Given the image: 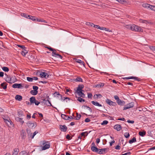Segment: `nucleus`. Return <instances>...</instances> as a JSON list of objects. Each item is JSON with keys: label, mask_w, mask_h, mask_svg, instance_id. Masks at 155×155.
<instances>
[{"label": "nucleus", "mask_w": 155, "mask_h": 155, "mask_svg": "<svg viewBox=\"0 0 155 155\" xmlns=\"http://www.w3.org/2000/svg\"><path fill=\"white\" fill-rule=\"evenodd\" d=\"M5 75L6 76L5 78V80L8 82L12 84L14 83L16 81V79L15 77H10L6 74Z\"/></svg>", "instance_id": "1"}, {"label": "nucleus", "mask_w": 155, "mask_h": 155, "mask_svg": "<svg viewBox=\"0 0 155 155\" xmlns=\"http://www.w3.org/2000/svg\"><path fill=\"white\" fill-rule=\"evenodd\" d=\"M4 121L5 123L9 127H14V124L12 121L10 120L9 118L7 119L3 118Z\"/></svg>", "instance_id": "2"}, {"label": "nucleus", "mask_w": 155, "mask_h": 155, "mask_svg": "<svg viewBox=\"0 0 155 155\" xmlns=\"http://www.w3.org/2000/svg\"><path fill=\"white\" fill-rule=\"evenodd\" d=\"M42 145H44L42 147V150H45L49 148L50 146V143H49L48 141H46L45 140H43L42 141Z\"/></svg>", "instance_id": "3"}, {"label": "nucleus", "mask_w": 155, "mask_h": 155, "mask_svg": "<svg viewBox=\"0 0 155 155\" xmlns=\"http://www.w3.org/2000/svg\"><path fill=\"white\" fill-rule=\"evenodd\" d=\"M83 88H77V89L75 92L77 93L80 97H85V94L82 92H84V91L82 90Z\"/></svg>", "instance_id": "4"}, {"label": "nucleus", "mask_w": 155, "mask_h": 155, "mask_svg": "<svg viewBox=\"0 0 155 155\" xmlns=\"http://www.w3.org/2000/svg\"><path fill=\"white\" fill-rule=\"evenodd\" d=\"M26 124L29 128L32 129L35 128L37 126V123L35 122L31 123L30 121H28Z\"/></svg>", "instance_id": "5"}, {"label": "nucleus", "mask_w": 155, "mask_h": 155, "mask_svg": "<svg viewBox=\"0 0 155 155\" xmlns=\"http://www.w3.org/2000/svg\"><path fill=\"white\" fill-rule=\"evenodd\" d=\"M132 31L136 32L141 31L142 29L140 27L134 24L133 25Z\"/></svg>", "instance_id": "6"}, {"label": "nucleus", "mask_w": 155, "mask_h": 155, "mask_svg": "<svg viewBox=\"0 0 155 155\" xmlns=\"http://www.w3.org/2000/svg\"><path fill=\"white\" fill-rule=\"evenodd\" d=\"M134 102H131L128 104L125 105L124 107L123 110H125L127 109L133 108L134 106Z\"/></svg>", "instance_id": "7"}, {"label": "nucleus", "mask_w": 155, "mask_h": 155, "mask_svg": "<svg viewBox=\"0 0 155 155\" xmlns=\"http://www.w3.org/2000/svg\"><path fill=\"white\" fill-rule=\"evenodd\" d=\"M52 51V56H54L55 57H57V58L58 57L61 59H62V56H61V55H60L59 54L56 53L55 52L56 50L55 49H53V51Z\"/></svg>", "instance_id": "8"}, {"label": "nucleus", "mask_w": 155, "mask_h": 155, "mask_svg": "<svg viewBox=\"0 0 155 155\" xmlns=\"http://www.w3.org/2000/svg\"><path fill=\"white\" fill-rule=\"evenodd\" d=\"M43 100L41 102L44 103L46 105L48 106H52L51 102L48 100H46L45 99H42Z\"/></svg>", "instance_id": "9"}, {"label": "nucleus", "mask_w": 155, "mask_h": 155, "mask_svg": "<svg viewBox=\"0 0 155 155\" xmlns=\"http://www.w3.org/2000/svg\"><path fill=\"white\" fill-rule=\"evenodd\" d=\"M33 90L30 91V93L33 95H35L37 94L38 91H37L38 88H33Z\"/></svg>", "instance_id": "10"}, {"label": "nucleus", "mask_w": 155, "mask_h": 155, "mask_svg": "<svg viewBox=\"0 0 155 155\" xmlns=\"http://www.w3.org/2000/svg\"><path fill=\"white\" fill-rule=\"evenodd\" d=\"M105 102L109 105H112V106H114L116 104V103L115 102H113L111 101L110 100L107 99L106 101Z\"/></svg>", "instance_id": "11"}, {"label": "nucleus", "mask_w": 155, "mask_h": 155, "mask_svg": "<svg viewBox=\"0 0 155 155\" xmlns=\"http://www.w3.org/2000/svg\"><path fill=\"white\" fill-rule=\"evenodd\" d=\"M39 75L42 78H47L49 76V75L47 73L45 72H41L40 73Z\"/></svg>", "instance_id": "12"}, {"label": "nucleus", "mask_w": 155, "mask_h": 155, "mask_svg": "<svg viewBox=\"0 0 155 155\" xmlns=\"http://www.w3.org/2000/svg\"><path fill=\"white\" fill-rule=\"evenodd\" d=\"M60 129L61 131L66 132L67 130V127L65 125H60Z\"/></svg>", "instance_id": "13"}, {"label": "nucleus", "mask_w": 155, "mask_h": 155, "mask_svg": "<svg viewBox=\"0 0 155 155\" xmlns=\"http://www.w3.org/2000/svg\"><path fill=\"white\" fill-rule=\"evenodd\" d=\"M114 129H116L117 131H119L122 129V127L120 125L117 124L114 125Z\"/></svg>", "instance_id": "14"}, {"label": "nucleus", "mask_w": 155, "mask_h": 155, "mask_svg": "<svg viewBox=\"0 0 155 155\" xmlns=\"http://www.w3.org/2000/svg\"><path fill=\"white\" fill-rule=\"evenodd\" d=\"M15 120L19 122L21 125H23L24 123V121L23 120V118L17 117L15 118Z\"/></svg>", "instance_id": "15"}, {"label": "nucleus", "mask_w": 155, "mask_h": 155, "mask_svg": "<svg viewBox=\"0 0 155 155\" xmlns=\"http://www.w3.org/2000/svg\"><path fill=\"white\" fill-rule=\"evenodd\" d=\"M21 137L22 139H24L26 137V133L24 130H22L21 132Z\"/></svg>", "instance_id": "16"}, {"label": "nucleus", "mask_w": 155, "mask_h": 155, "mask_svg": "<svg viewBox=\"0 0 155 155\" xmlns=\"http://www.w3.org/2000/svg\"><path fill=\"white\" fill-rule=\"evenodd\" d=\"M91 149L93 152L98 153L99 149L96 146H92L91 147Z\"/></svg>", "instance_id": "17"}, {"label": "nucleus", "mask_w": 155, "mask_h": 155, "mask_svg": "<svg viewBox=\"0 0 155 155\" xmlns=\"http://www.w3.org/2000/svg\"><path fill=\"white\" fill-rule=\"evenodd\" d=\"M117 103L119 105H124L125 104V102L123 101H121L120 99L117 100Z\"/></svg>", "instance_id": "18"}, {"label": "nucleus", "mask_w": 155, "mask_h": 155, "mask_svg": "<svg viewBox=\"0 0 155 155\" xmlns=\"http://www.w3.org/2000/svg\"><path fill=\"white\" fill-rule=\"evenodd\" d=\"M125 78L127 79H134V80L139 81H140V79L138 78L137 77H127Z\"/></svg>", "instance_id": "19"}, {"label": "nucleus", "mask_w": 155, "mask_h": 155, "mask_svg": "<svg viewBox=\"0 0 155 155\" xmlns=\"http://www.w3.org/2000/svg\"><path fill=\"white\" fill-rule=\"evenodd\" d=\"M27 53L28 51L25 48L22 49L21 52V54L23 56H25Z\"/></svg>", "instance_id": "20"}, {"label": "nucleus", "mask_w": 155, "mask_h": 155, "mask_svg": "<svg viewBox=\"0 0 155 155\" xmlns=\"http://www.w3.org/2000/svg\"><path fill=\"white\" fill-rule=\"evenodd\" d=\"M74 81L77 82H82L83 81L82 79L79 77H77L75 79H74Z\"/></svg>", "instance_id": "21"}, {"label": "nucleus", "mask_w": 155, "mask_h": 155, "mask_svg": "<svg viewBox=\"0 0 155 155\" xmlns=\"http://www.w3.org/2000/svg\"><path fill=\"white\" fill-rule=\"evenodd\" d=\"M18 151L19 149L18 148H15L13 151L12 155H17Z\"/></svg>", "instance_id": "22"}, {"label": "nucleus", "mask_w": 155, "mask_h": 155, "mask_svg": "<svg viewBox=\"0 0 155 155\" xmlns=\"http://www.w3.org/2000/svg\"><path fill=\"white\" fill-rule=\"evenodd\" d=\"M91 102L93 105H94L97 106H99V107H102V105L101 104H100L99 103H98L97 102H96V101H92Z\"/></svg>", "instance_id": "23"}, {"label": "nucleus", "mask_w": 155, "mask_h": 155, "mask_svg": "<svg viewBox=\"0 0 155 155\" xmlns=\"http://www.w3.org/2000/svg\"><path fill=\"white\" fill-rule=\"evenodd\" d=\"M28 19H30L34 21H38V19L36 18V17L35 16H32L30 15Z\"/></svg>", "instance_id": "24"}, {"label": "nucleus", "mask_w": 155, "mask_h": 155, "mask_svg": "<svg viewBox=\"0 0 155 155\" xmlns=\"http://www.w3.org/2000/svg\"><path fill=\"white\" fill-rule=\"evenodd\" d=\"M133 25H125L124 27L128 29L132 30Z\"/></svg>", "instance_id": "25"}, {"label": "nucleus", "mask_w": 155, "mask_h": 155, "mask_svg": "<svg viewBox=\"0 0 155 155\" xmlns=\"http://www.w3.org/2000/svg\"><path fill=\"white\" fill-rule=\"evenodd\" d=\"M36 99L35 97H32L30 98V101L31 104H34L35 102Z\"/></svg>", "instance_id": "26"}, {"label": "nucleus", "mask_w": 155, "mask_h": 155, "mask_svg": "<svg viewBox=\"0 0 155 155\" xmlns=\"http://www.w3.org/2000/svg\"><path fill=\"white\" fill-rule=\"evenodd\" d=\"M15 99L17 100L20 101L22 99V97L21 95H17L15 97Z\"/></svg>", "instance_id": "27"}, {"label": "nucleus", "mask_w": 155, "mask_h": 155, "mask_svg": "<svg viewBox=\"0 0 155 155\" xmlns=\"http://www.w3.org/2000/svg\"><path fill=\"white\" fill-rule=\"evenodd\" d=\"M53 95H54V96H60V99H61V100H62V96L60 94L59 92L56 91L54 94Z\"/></svg>", "instance_id": "28"}, {"label": "nucleus", "mask_w": 155, "mask_h": 155, "mask_svg": "<svg viewBox=\"0 0 155 155\" xmlns=\"http://www.w3.org/2000/svg\"><path fill=\"white\" fill-rule=\"evenodd\" d=\"M139 21L140 23H145L146 24L149 23V22H148L147 20H143L141 19H139Z\"/></svg>", "instance_id": "29"}, {"label": "nucleus", "mask_w": 155, "mask_h": 155, "mask_svg": "<svg viewBox=\"0 0 155 155\" xmlns=\"http://www.w3.org/2000/svg\"><path fill=\"white\" fill-rule=\"evenodd\" d=\"M136 142V139L135 137H133L131 140H130L129 141V143L131 144L133 143Z\"/></svg>", "instance_id": "30"}, {"label": "nucleus", "mask_w": 155, "mask_h": 155, "mask_svg": "<svg viewBox=\"0 0 155 155\" xmlns=\"http://www.w3.org/2000/svg\"><path fill=\"white\" fill-rule=\"evenodd\" d=\"M150 4L148 3H143L142 4V6L145 8H149Z\"/></svg>", "instance_id": "31"}, {"label": "nucleus", "mask_w": 155, "mask_h": 155, "mask_svg": "<svg viewBox=\"0 0 155 155\" xmlns=\"http://www.w3.org/2000/svg\"><path fill=\"white\" fill-rule=\"evenodd\" d=\"M22 87L21 84H14L12 86V87Z\"/></svg>", "instance_id": "32"}, {"label": "nucleus", "mask_w": 155, "mask_h": 155, "mask_svg": "<svg viewBox=\"0 0 155 155\" xmlns=\"http://www.w3.org/2000/svg\"><path fill=\"white\" fill-rule=\"evenodd\" d=\"M146 134V132L145 131H140L139 132V134L140 136L143 137Z\"/></svg>", "instance_id": "33"}, {"label": "nucleus", "mask_w": 155, "mask_h": 155, "mask_svg": "<svg viewBox=\"0 0 155 155\" xmlns=\"http://www.w3.org/2000/svg\"><path fill=\"white\" fill-rule=\"evenodd\" d=\"M90 132H89V133H88L87 131L82 132L81 133L80 135L81 137L85 136H86L88 135V133Z\"/></svg>", "instance_id": "34"}, {"label": "nucleus", "mask_w": 155, "mask_h": 155, "mask_svg": "<svg viewBox=\"0 0 155 155\" xmlns=\"http://www.w3.org/2000/svg\"><path fill=\"white\" fill-rule=\"evenodd\" d=\"M62 118L65 120H68V115L66 114H62L61 115Z\"/></svg>", "instance_id": "35"}, {"label": "nucleus", "mask_w": 155, "mask_h": 155, "mask_svg": "<svg viewBox=\"0 0 155 155\" xmlns=\"http://www.w3.org/2000/svg\"><path fill=\"white\" fill-rule=\"evenodd\" d=\"M101 150H102L103 152L104 153H106L109 150V148H104L101 149Z\"/></svg>", "instance_id": "36"}, {"label": "nucleus", "mask_w": 155, "mask_h": 155, "mask_svg": "<svg viewBox=\"0 0 155 155\" xmlns=\"http://www.w3.org/2000/svg\"><path fill=\"white\" fill-rule=\"evenodd\" d=\"M82 108L86 107L87 109H88V110L90 111V112H91V113H92V109L90 107H89L87 106V105H83L82 106Z\"/></svg>", "instance_id": "37"}, {"label": "nucleus", "mask_w": 155, "mask_h": 155, "mask_svg": "<svg viewBox=\"0 0 155 155\" xmlns=\"http://www.w3.org/2000/svg\"><path fill=\"white\" fill-rule=\"evenodd\" d=\"M104 86V84L103 83H100L99 84H97L96 85H95V86L94 87H103Z\"/></svg>", "instance_id": "38"}, {"label": "nucleus", "mask_w": 155, "mask_h": 155, "mask_svg": "<svg viewBox=\"0 0 155 155\" xmlns=\"http://www.w3.org/2000/svg\"><path fill=\"white\" fill-rule=\"evenodd\" d=\"M127 84L129 85H131L133 87H136L137 86H135V84L133 82H127Z\"/></svg>", "instance_id": "39"}, {"label": "nucleus", "mask_w": 155, "mask_h": 155, "mask_svg": "<svg viewBox=\"0 0 155 155\" xmlns=\"http://www.w3.org/2000/svg\"><path fill=\"white\" fill-rule=\"evenodd\" d=\"M38 133V132L37 131H35L33 134H32V133H31V139H33L34 136H35V135Z\"/></svg>", "instance_id": "40"}, {"label": "nucleus", "mask_w": 155, "mask_h": 155, "mask_svg": "<svg viewBox=\"0 0 155 155\" xmlns=\"http://www.w3.org/2000/svg\"><path fill=\"white\" fill-rule=\"evenodd\" d=\"M2 68L3 71L5 72H8L9 70V68L6 67H3Z\"/></svg>", "instance_id": "41"}, {"label": "nucleus", "mask_w": 155, "mask_h": 155, "mask_svg": "<svg viewBox=\"0 0 155 155\" xmlns=\"http://www.w3.org/2000/svg\"><path fill=\"white\" fill-rule=\"evenodd\" d=\"M76 61L77 62L81 64L84 65V62L80 59H76Z\"/></svg>", "instance_id": "42"}, {"label": "nucleus", "mask_w": 155, "mask_h": 155, "mask_svg": "<svg viewBox=\"0 0 155 155\" xmlns=\"http://www.w3.org/2000/svg\"><path fill=\"white\" fill-rule=\"evenodd\" d=\"M2 87H7L8 85V84L6 82H3L1 84Z\"/></svg>", "instance_id": "43"}, {"label": "nucleus", "mask_w": 155, "mask_h": 155, "mask_svg": "<svg viewBox=\"0 0 155 155\" xmlns=\"http://www.w3.org/2000/svg\"><path fill=\"white\" fill-rule=\"evenodd\" d=\"M21 152L22 153V155H29V152H28L25 150L22 151Z\"/></svg>", "instance_id": "44"}, {"label": "nucleus", "mask_w": 155, "mask_h": 155, "mask_svg": "<svg viewBox=\"0 0 155 155\" xmlns=\"http://www.w3.org/2000/svg\"><path fill=\"white\" fill-rule=\"evenodd\" d=\"M22 16L28 19L29 17H30V15H28L26 13H23L21 14Z\"/></svg>", "instance_id": "45"}, {"label": "nucleus", "mask_w": 155, "mask_h": 155, "mask_svg": "<svg viewBox=\"0 0 155 155\" xmlns=\"http://www.w3.org/2000/svg\"><path fill=\"white\" fill-rule=\"evenodd\" d=\"M77 100L78 101H79L81 102H84L85 101V100L84 99L81 98V97H78Z\"/></svg>", "instance_id": "46"}, {"label": "nucleus", "mask_w": 155, "mask_h": 155, "mask_svg": "<svg viewBox=\"0 0 155 155\" xmlns=\"http://www.w3.org/2000/svg\"><path fill=\"white\" fill-rule=\"evenodd\" d=\"M149 8L155 12V6L150 5Z\"/></svg>", "instance_id": "47"}, {"label": "nucleus", "mask_w": 155, "mask_h": 155, "mask_svg": "<svg viewBox=\"0 0 155 155\" xmlns=\"http://www.w3.org/2000/svg\"><path fill=\"white\" fill-rule=\"evenodd\" d=\"M76 115H77V116H76V120H79L80 119V118L81 117V115L80 114H78V113H76Z\"/></svg>", "instance_id": "48"}, {"label": "nucleus", "mask_w": 155, "mask_h": 155, "mask_svg": "<svg viewBox=\"0 0 155 155\" xmlns=\"http://www.w3.org/2000/svg\"><path fill=\"white\" fill-rule=\"evenodd\" d=\"M130 136V135L129 133H125L124 134V137L127 138H128Z\"/></svg>", "instance_id": "49"}, {"label": "nucleus", "mask_w": 155, "mask_h": 155, "mask_svg": "<svg viewBox=\"0 0 155 155\" xmlns=\"http://www.w3.org/2000/svg\"><path fill=\"white\" fill-rule=\"evenodd\" d=\"M108 123V121L105 120L103 121L102 123L101 124L102 125H105L107 124Z\"/></svg>", "instance_id": "50"}, {"label": "nucleus", "mask_w": 155, "mask_h": 155, "mask_svg": "<svg viewBox=\"0 0 155 155\" xmlns=\"http://www.w3.org/2000/svg\"><path fill=\"white\" fill-rule=\"evenodd\" d=\"M27 80L29 82H32V78L30 77H27Z\"/></svg>", "instance_id": "51"}, {"label": "nucleus", "mask_w": 155, "mask_h": 155, "mask_svg": "<svg viewBox=\"0 0 155 155\" xmlns=\"http://www.w3.org/2000/svg\"><path fill=\"white\" fill-rule=\"evenodd\" d=\"M22 112L21 111H19L18 112V116L19 117H21L22 116Z\"/></svg>", "instance_id": "52"}, {"label": "nucleus", "mask_w": 155, "mask_h": 155, "mask_svg": "<svg viewBox=\"0 0 155 155\" xmlns=\"http://www.w3.org/2000/svg\"><path fill=\"white\" fill-rule=\"evenodd\" d=\"M66 138L68 140H69L72 139V137H71L69 134H68L66 136Z\"/></svg>", "instance_id": "53"}, {"label": "nucleus", "mask_w": 155, "mask_h": 155, "mask_svg": "<svg viewBox=\"0 0 155 155\" xmlns=\"http://www.w3.org/2000/svg\"><path fill=\"white\" fill-rule=\"evenodd\" d=\"M17 46L21 48L22 49L26 48L24 45H17Z\"/></svg>", "instance_id": "54"}, {"label": "nucleus", "mask_w": 155, "mask_h": 155, "mask_svg": "<svg viewBox=\"0 0 155 155\" xmlns=\"http://www.w3.org/2000/svg\"><path fill=\"white\" fill-rule=\"evenodd\" d=\"M31 118V114H27L26 116V118L27 119L29 120Z\"/></svg>", "instance_id": "55"}, {"label": "nucleus", "mask_w": 155, "mask_h": 155, "mask_svg": "<svg viewBox=\"0 0 155 155\" xmlns=\"http://www.w3.org/2000/svg\"><path fill=\"white\" fill-rule=\"evenodd\" d=\"M100 73L101 74H102L103 73V74H106L107 75V76H109L110 75V74H109L108 73H107L106 72L100 71Z\"/></svg>", "instance_id": "56"}, {"label": "nucleus", "mask_w": 155, "mask_h": 155, "mask_svg": "<svg viewBox=\"0 0 155 155\" xmlns=\"http://www.w3.org/2000/svg\"><path fill=\"white\" fill-rule=\"evenodd\" d=\"M88 94V98H91L92 97V94L91 93H88L87 94Z\"/></svg>", "instance_id": "57"}, {"label": "nucleus", "mask_w": 155, "mask_h": 155, "mask_svg": "<svg viewBox=\"0 0 155 155\" xmlns=\"http://www.w3.org/2000/svg\"><path fill=\"white\" fill-rule=\"evenodd\" d=\"M127 122L129 123L133 124L134 123V120H127Z\"/></svg>", "instance_id": "58"}, {"label": "nucleus", "mask_w": 155, "mask_h": 155, "mask_svg": "<svg viewBox=\"0 0 155 155\" xmlns=\"http://www.w3.org/2000/svg\"><path fill=\"white\" fill-rule=\"evenodd\" d=\"M40 102L38 101L37 100H36L35 101V102H34V103L36 105H38L39 104H40Z\"/></svg>", "instance_id": "59"}, {"label": "nucleus", "mask_w": 155, "mask_h": 155, "mask_svg": "<svg viewBox=\"0 0 155 155\" xmlns=\"http://www.w3.org/2000/svg\"><path fill=\"white\" fill-rule=\"evenodd\" d=\"M39 21V22H43L44 23H46L47 22L46 21L44 20H40V19H38V21Z\"/></svg>", "instance_id": "60"}, {"label": "nucleus", "mask_w": 155, "mask_h": 155, "mask_svg": "<svg viewBox=\"0 0 155 155\" xmlns=\"http://www.w3.org/2000/svg\"><path fill=\"white\" fill-rule=\"evenodd\" d=\"M131 153L130 152H128L124 154H122L121 155H130Z\"/></svg>", "instance_id": "61"}, {"label": "nucleus", "mask_w": 155, "mask_h": 155, "mask_svg": "<svg viewBox=\"0 0 155 155\" xmlns=\"http://www.w3.org/2000/svg\"><path fill=\"white\" fill-rule=\"evenodd\" d=\"M97 153L98 154H104V153L101 150V149H99V151H98V152Z\"/></svg>", "instance_id": "62"}, {"label": "nucleus", "mask_w": 155, "mask_h": 155, "mask_svg": "<svg viewBox=\"0 0 155 155\" xmlns=\"http://www.w3.org/2000/svg\"><path fill=\"white\" fill-rule=\"evenodd\" d=\"M120 146L118 145L115 147V148L117 150H120Z\"/></svg>", "instance_id": "63"}, {"label": "nucleus", "mask_w": 155, "mask_h": 155, "mask_svg": "<svg viewBox=\"0 0 155 155\" xmlns=\"http://www.w3.org/2000/svg\"><path fill=\"white\" fill-rule=\"evenodd\" d=\"M91 121L90 119H89V118H86V119H85V122H90Z\"/></svg>", "instance_id": "64"}]
</instances>
